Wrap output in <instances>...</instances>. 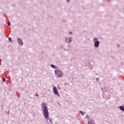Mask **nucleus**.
Instances as JSON below:
<instances>
[{"label": "nucleus", "mask_w": 124, "mask_h": 124, "mask_svg": "<svg viewBox=\"0 0 124 124\" xmlns=\"http://www.w3.org/2000/svg\"><path fill=\"white\" fill-rule=\"evenodd\" d=\"M42 107L44 111V115L45 119H48L49 118V112H48V109L46 106V104L43 103L42 104Z\"/></svg>", "instance_id": "obj_1"}, {"label": "nucleus", "mask_w": 124, "mask_h": 124, "mask_svg": "<svg viewBox=\"0 0 124 124\" xmlns=\"http://www.w3.org/2000/svg\"><path fill=\"white\" fill-rule=\"evenodd\" d=\"M53 91L55 95H58V96H60V94L59 93V92H58V89L56 87H54L53 88Z\"/></svg>", "instance_id": "obj_2"}, {"label": "nucleus", "mask_w": 124, "mask_h": 124, "mask_svg": "<svg viewBox=\"0 0 124 124\" xmlns=\"http://www.w3.org/2000/svg\"><path fill=\"white\" fill-rule=\"evenodd\" d=\"M55 73L56 75H57V76H58V77H62V71H61L60 70H55Z\"/></svg>", "instance_id": "obj_3"}, {"label": "nucleus", "mask_w": 124, "mask_h": 124, "mask_svg": "<svg viewBox=\"0 0 124 124\" xmlns=\"http://www.w3.org/2000/svg\"><path fill=\"white\" fill-rule=\"evenodd\" d=\"M94 46L96 48H98V46H99V41H96L94 43Z\"/></svg>", "instance_id": "obj_4"}, {"label": "nucleus", "mask_w": 124, "mask_h": 124, "mask_svg": "<svg viewBox=\"0 0 124 124\" xmlns=\"http://www.w3.org/2000/svg\"><path fill=\"white\" fill-rule=\"evenodd\" d=\"M17 41L20 45H23V42L21 39H18Z\"/></svg>", "instance_id": "obj_5"}, {"label": "nucleus", "mask_w": 124, "mask_h": 124, "mask_svg": "<svg viewBox=\"0 0 124 124\" xmlns=\"http://www.w3.org/2000/svg\"><path fill=\"white\" fill-rule=\"evenodd\" d=\"M51 67H52V68H54V69H57L58 68V67L56 66L54 64H51Z\"/></svg>", "instance_id": "obj_6"}, {"label": "nucleus", "mask_w": 124, "mask_h": 124, "mask_svg": "<svg viewBox=\"0 0 124 124\" xmlns=\"http://www.w3.org/2000/svg\"><path fill=\"white\" fill-rule=\"evenodd\" d=\"M119 108L121 111H124V106H120Z\"/></svg>", "instance_id": "obj_7"}, {"label": "nucleus", "mask_w": 124, "mask_h": 124, "mask_svg": "<svg viewBox=\"0 0 124 124\" xmlns=\"http://www.w3.org/2000/svg\"><path fill=\"white\" fill-rule=\"evenodd\" d=\"M68 39L69 40V41H68V42H69V43L71 42V38H69Z\"/></svg>", "instance_id": "obj_8"}, {"label": "nucleus", "mask_w": 124, "mask_h": 124, "mask_svg": "<svg viewBox=\"0 0 124 124\" xmlns=\"http://www.w3.org/2000/svg\"><path fill=\"white\" fill-rule=\"evenodd\" d=\"M2 81L3 82H5V78H2Z\"/></svg>", "instance_id": "obj_9"}, {"label": "nucleus", "mask_w": 124, "mask_h": 124, "mask_svg": "<svg viewBox=\"0 0 124 124\" xmlns=\"http://www.w3.org/2000/svg\"><path fill=\"white\" fill-rule=\"evenodd\" d=\"M80 114L82 115V116H84V113H83V111H80Z\"/></svg>", "instance_id": "obj_10"}, {"label": "nucleus", "mask_w": 124, "mask_h": 124, "mask_svg": "<svg viewBox=\"0 0 124 124\" xmlns=\"http://www.w3.org/2000/svg\"><path fill=\"white\" fill-rule=\"evenodd\" d=\"M9 41H11V38L10 37L8 38Z\"/></svg>", "instance_id": "obj_11"}, {"label": "nucleus", "mask_w": 124, "mask_h": 124, "mask_svg": "<svg viewBox=\"0 0 124 124\" xmlns=\"http://www.w3.org/2000/svg\"><path fill=\"white\" fill-rule=\"evenodd\" d=\"M8 26H10V21H8Z\"/></svg>", "instance_id": "obj_12"}, {"label": "nucleus", "mask_w": 124, "mask_h": 124, "mask_svg": "<svg viewBox=\"0 0 124 124\" xmlns=\"http://www.w3.org/2000/svg\"><path fill=\"white\" fill-rule=\"evenodd\" d=\"M93 41H97V39H96V38L93 39Z\"/></svg>", "instance_id": "obj_13"}, {"label": "nucleus", "mask_w": 124, "mask_h": 124, "mask_svg": "<svg viewBox=\"0 0 124 124\" xmlns=\"http://www.w3.org/2000/svg\"><path fill=\"white\" fill-rule=\"evenodd\" d=\"M69 33H70V34H72V32H70Z\"/></svg>", "instance_id": "obj_14"}, {"label": "nucleus", "mask_w": 124, "mask_h": 124, "mask_svg": "<svg viewBox=\"0 0 124 124\" xmlns=\"http://www.w3.org/2000/svg\"><path fill=\"white\" fill-rule=\"evenodd\" d=\"M67 2H69V0H67Z\"/></svg>", "instance_id": "obj_15"}, {"label": "nucleus", "mask_w": 124, "mask_h": 124, "mask_svg": "<svg viewBox=\"0 0 124 124\" xmlns=\"http://www.w3.org/2000/svg\"><path fill=\"white\" fill-rule=\"evenodd\" d=\"M96 80L98 81V78H96Z\"/></svg>", "instance_id": "obj_16"}, {"label": "nucleus", "mask_w": 124, "mask_h": 124, "mask_svg": "<svg viewBox=\"0 0 124 124\" xmlns=\"http://www.w3.org/2000/svg\"><path fill=\"white\" fill-rule=\"evenodd\" d=\"M49 121L51 122V119H49Z\"/></svg>", "instance_id": "obj_17"}]
</instances>
